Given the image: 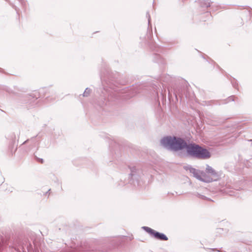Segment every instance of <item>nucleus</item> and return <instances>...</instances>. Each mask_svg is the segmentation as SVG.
I'll use <instances>...</instances> for the list:
<instances>
[{"label":"nucleus","instance_id":"nucleus-6","mask_svg":"<svg viewBox=\"0 0 252 252\" xmlns=\"http://www.w3.org/2000/svg\"><path fill=\"white\" fill-rule=\"evenodd\" d=\"M206 171L207 173L211 174L215 177H219L218 173L216 172V171L211 166H210L208 165H207Z\"/></svg>","mask_w":252,"mask_h":252},{"label":"nucleus","instance_id":"nucleus-4","mask_svg":"<svg viewBox=\"0 0 252 252\" xmlns=\"http://www.w3.org/2000/svg\"><path fill=\"white\" fill-rule=\"evenodd\" d=\"M142 228L158 240L161 241L168 240V237L163 233L156 231L148 226H143Z\"/></svg>","mask_w":252,"mask_h":252},{"label":"nucleus","instance_id":"nucleus-15","mask_svg":"<svg viewBox=\"0 0 252 252\" xmlns=\"http://www.w3.org/2000/svg\"><path fill=\"white\" fill-rule=\"evenodd\" d=\"M170 79V76L169 75H167L165 77V78L164 79L163 77H161V80L163 81H166L167 82L168 80Z\"/></svg>","mask_w":252,"mask_h":252},{"label":"nucleus","instance_id":"nucleus-17","mask_svg":"<svg viewBox=\"0 0 252 252\" xmlns=\"http://www.w3.org/2000/svg\"><path fill=\"white\" fill-rule=\"evenodd\" d=\"M37 161L38 162H40V163H42L44 161L43 159L42 158H38L37 157H35Z\"/></svg>","mask_w":252,"mask_h":252},{"label":"nucleus","instance_id":"nucleus-7","mask_svg":"<svg viewBox=\"0 0 252 252\" xmlns=\"http://www.w3.org/2000/svg\"><path fill=\"white\" fill-rule=\"evenodd\" d=\"M198 1L200 6L202 7H208L211 6V1L210 0H196V2Z\"/></svg>","mask_w":252,"mask_h":252},{"label":"nucleus","instance_id":"nucleus-19","mask_svg":"<svg viewBox=\"0 0 252 252\" xmlns=\"http://www.w3.org/2000/svg\"><path fill=\"white\" fill-rule=\"evenodd\" d=\"M206 15H210V14L209 12H206Z\"/></svg>","mask_w":252,"mask_h":252},{"label":"nucleus","instance_id":"nucleus-13","mask_svg":"<svg viewBox=\"0 0 252 252\" xmlns=\"http://www.w3.org/2000/svg\"><path fill=\"white\" fill-rule=\"evenodd\" d=\"M146 17L147 18H148V25H149V27L150 26H151V18H150V14H149V12H147V13H146Z\"/></svg>","mask_w":252,"mask_h":252},{"label":"nucleus","instance_id":"nucleus-21","mask_svg":"<svg viewBox=\"0 0 252 252\" xmlns=\"http://www.w3.org/2000/svg\"><path fill=\"white\" fill-rule=\"evenodd\" d=\"M27 141H25V142H24V143H23V144L26 143L27 142Z\"/></svg>","mask_w":252,"mask_h":252},{"label":"nucleus","instance_id":"nucleus-20","mask_svg":"<svg viewBox=\"0 0 252 252\" xmlns=\"http://www.w3.org/2000/svg\"><path fill=\"white\" fill-rule=\"evenodd\" d=\"M249 141H250V142H252V139H251V140H248Z\"/></svg>","mask_w":252,"mask_h":252},{"label":"nucleus","instance_id":"nucleus-22","mask_svg":"<svg viewBox=\"0 0 252 252\" xmlns=\"http://www.w3.org/2000/svg\"><path fill=\"white\" fill-rule=\"evenodd\" d=\"M218 252H220V251H219V250H218Z\"/></svg>","mask_w":252,"mask_h":252},{"label":"nucleus","instance_id":"nucleus-8","mask_svg":"<svg viewBox=\"0 0 252 252\" xmlns=\"http://www.w3.org/2000/svg\"><path fill=\"white\" fill-rule=\"evenodd\" d=\"M127 91H129V94L130 96L134 95V94L139 93L138 91L136 89L135 87H131L129 89H127Z\"/></svg>","mask_w":252,"mask_h":252},{"label":"nucleus","instance_id":"nucleus-10","mask_svg":"<svg viewBox=\"0 0 252 252\" xmlns=\"http://www.w3.org/2000/svg\"><path fill=\"white\" fill-rule=\"evenodd\" d=\"M231 83L232 84V86L234 88L238 89V84L237 83L236 81L235 80V79L234 78H232L231 80Z\"/></svg>","mask_w":252,"mask_h":252},{"label":"nucleus","instance_id":"nucleus-18","mask_svg":"<svg viewBox=\"0 0 252 252\" xmlns=\"http://www.w3.org/2000/svg\"><path fill=\"white\" fill-rule=\"evenodd\" d=\"M234 95H232L231 96L229 97V99L232 100V101H234Z\"/></svg>","mask_w":252,"mask_h":252},{"label":"nucleus","instance_id":"nucleus-5","mask_svg":"<svg viewBox=\"0 0 252 252\" xmlns=\"http://www.w3.org/2000/svg\"><path fill=\"white\" fill-rule=\"evenodd\" d=\"M130 174H129V183L134 186L139 185L138 177L139 175L137 174V169L135 167H130Z\"/></svg>","mask_w":252,"mask_h":252},{"label":"nucleus","instance_id":"nucleus-2","mask_svg":"<svg viewBox=\"0 0 252 252\" xmlns=\"http://www.w3.org/2000/svg\"><path fill=\"white\" fill-rule=\"evenodd\" d=\"M101 78L108 86L104 87V90L108 94V96L116 97L117 94L119 93L117 92L118 90L115 88L116 80L113 79L112 73L108 71L106 74L104 73L103 76L101 74Z\"/></svg>","mask_w":252,"mask_h":252},{"label":"nucleus","instance_id":"nucleus-9","mask_svg":"<svg viewBox=\"0 0 252 252\" xmlns=\"http://www.w3.org/2000/svg\"><path fill=\"white\" fill-rule=\"evenodd\" d=\"M194 195L203 200H210L205 196L202 195L198 192L194 193Z\"/></svg>","mask_w":252,"mask_h":252},{"label":"nucleus","instance_id":"nucleus-3","mask_svg":"<svg viewBox=\"0 0 252 252\" xmlns=\"http://www.w3.org/2000/svg\"><path fill=\"white\" fill-rule=\"evenodd\" d=\"M184 169L186 171H189L191 174H192V176L201 181H203L205 182H210L212 181V180H205L203 178L204 177L205 173L203 171H201L199 170L196 169L193 167H192L191 165H188L184 166Z\"/></svg>","mask_w":252,"mask_h":252},{"label":"nucleus","instance_id":"nucleus-11","mask_svg":"<svg viewBox=\"0 0 252 252\" xmlns=\"http://www.w3.org/2000/svg\"><path fill=\"white\" fill-rule=\"evenodd\" d=\"M91 92V90L90 89L87 88L85 90L83 95L84 96H88L90 95Z\"/></svg>","mask_w":252,"mask_h":252},{"label":"nucleus","instance_id":"nucleus-14","mask_svg":"<svg viewBox=\"0 0 252 252\" xmlns=\"http://www.w3.org/2000/svg\"><path fill=\"white\" fill-rule=\"evenodd\" d=\"M3 90H5L6 92H8V93H11L12 92L11 90L7 87H3Z\"/></svg>","mask_w":252,"mask_h":252},{"label":"nucleus","instance_id":"nucleus-1","mask_svg":"<svg viewBox=\"0 0 252 252\" xmlns=\"http://www.w3.org/2000/svg\"><path fill=\"white\" fill-rule=\"evenodd\" d=\"M160 144L165 149L174 152L186 149L187 154L193 158L205 159L211 157L209 151L195 143L188 144L183 138L167 136L160 140Z\"/></svg>","mask_w":252,"mask_h":252},{"label":"nucleus","instance_id":"nucleus-12","mask_svg":"<svg viewBox=\"0 0 252 252\" xmlns=\"http://www.w3.org/2000/svg\"><path fill=\"white\" fill-rule=\"evenodd\" d=\"M20 3L21 4V5L23 7V9H25L26 7L27 2L26 0H18Z\"/></svg>","mask_w":252,"mask_h":252},{"label":"nucleus","instance_id":"nucleus-16","mask_svg":"<svg viewBox=\"0 0 252 252\" xmlns=\"http://www.w3.org/2000/svg\"><path fill=\"white\" fill-rule=\"evenodd\" d=\"M12 7L15 9V10L17 12V13L18 14H19V9L15 5H12Z\"/></svg>","mask_w":252,"mask_h":252}]
</instances>
